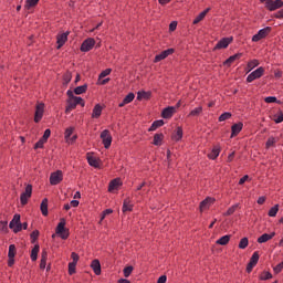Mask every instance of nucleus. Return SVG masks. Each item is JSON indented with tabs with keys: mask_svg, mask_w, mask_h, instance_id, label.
<instances>
[{
	"mask_svg": "<svg viewBox=\"0 0 283 283\" xmlns=\"http://www.w3.org/2000/svg\"><path fill=\"white\" fill-rule=\"evenodd\" d=\"M69 102L66 106V113L72 112V109H76V105H82V107H85V102L78 97L74 96V93L72 91H67Z\"/></svg>",
	"mask_w": 283,
	"mask_h": 283,
	"instance_id": "nucleus-1",
	"label": "nucleus"
},
{
	"mask_svg": "<svg viewBox=\"0 0 283 283\" xmlns=\"http://www.w3.org/2000/svg\"><path fill=\"white\" fill-rule=\"evenodd\" d=\"M261 3H264L266 10L270 12H275V10H280V8H283V1L282 0H260Z\"/></svg>",
	"mask_w": 283,
	"mask_h": 283,
	"instance_id": "nucleus-2",
	"label": "nucleus"
},
{
	"mask_svg": "<svg viewBox=\"0 0 283 283\" xmlns=\"http://www.w3.org/2000/svg\"><path fill=\"white\" fill-rule=\"evenodd\" d=\"M9 229H12L14 233L23 231V224L21 223V214L13 216V219L9 223Z\"/></svg>",
	"mask_w": 283,
	"mask_h": 283,
	"instance_id": "nucleus-3",
	"label": "nucleus"
},
{
	"mask_svg": "<svg viewBox=\"0 0 283 283\" xmlns=\"http://www.w3.org/2000/svg\"><path fill=\"white\" fill-rule=\"evenodd\" d=\"M55 233L62 238V240H67L70 233L65 230V219H61L60 223L56 227Z\"/></svg>",
	"mask_w": 283,
	"mask_h": 283,
	"instance_id": "nucleus-4",
	"label": "nucleus"
},
{
	"mask_svg": "<svg viewBox=\"0 0 283 283\" xmlns=\"http://www.w3.org/2000/svg\"><path fill=\"white\" fill-rule=\"evenodd\" d=\"M271 34V27H266L264 29H261L256 34L252 36V41L254 43H258V41H262V39H266Z\"/></svg>",
	"mask_w": 283,
	"mask_h": 283,
	"instance_id": "nucleus-5",
	"label": "nucleus"
},
{
	"mask_svg": "<svg viewBox=\"0 0 283 283\" xmlns=\"http://www.w3.org/2000/svg\"><path fill=\"white\" fill-rule=\"evenodd\" d=\"M262 76H264V67L260 66L259 69H256L255 71H253L248 75L247 82L253 83V81L258 78H262Z\"/></svg>",
	"mask_w": 283,
	"mask_h": 283,
	"instance_id": "nucleus-6",
	"label": "nucleus"
},
{
	"mask_svg": "<svg viewBox=\"0 0 283 283\" xmlns=\"http://www.w3.org/2000/svg\"><path fill=\"white\" fill-rule=\"evenodd\" d=\"M32 198V185H27L24 192L20 196V202L21 205H28V200Z\"/></svg>",
	"mask_w": 283,
	"mask_h": 283,
	"instance_id": "nucleus-7",
	"label": "nucleus"
},
{
	"mask_svg": "<svg viewBox=\"0 0 283 283\" xmlns=\"http://www.w3.org/2000/svg\"><path fill=\"white\" fill-rule=\"evenodd\" d=\"M101 139L105 149H109V147H112V134H109L107 129L101 133Z\"/></svg>",
	"mask_w": 283,
	"mask_h": 283,
	"instance_id": "nucleus-8",
	"label": "nucleus"
},
{
	"mask_svg": "<svg viewBox=\"0 0 283 283\" xmlns=\"http://www.w3.org/2000/svg\"><path fill=\"white\" fill-rule=\"evenodd\" d=\"M233 38H223L214 46V50H224L231 45Z\"/></svg>",
	"mask_w": 283,
	"mask_h": 283,
	"instance_id": "nucleus-9",
	"label": "nucleus"
},
{
	"mask_svg": "<svg viewBox=\"0 0 283 283\" xmlns=\"http://www.w3.org/2000/svg\"><path fill=\"white\" fill-rule=\"evenodd\" d=\"M63 181V171L56 170L55 172H52L50 176V182L51 185H59Z\"/></svg>",
	"mask_w": 283,
	"mask_h": 283,
	"instance_id": "nucleus-10",
	"label": "nucleus"
},
{
	"mask_svg": "<svg viewBox=\"0 0 283 283\" xmlns=\"http://www.w3.org/2000/svg\"><path fill=\"white\" fill-rule=\"evenodd\" d=\"M95 44H96V41L92 38H88L82 43L81 51L90 52V50H92V48H94Z\"/></svg>",
	"mask_w": 283,
	"mask_h": 283,
	"instance_id": "nucleus-11",
	"label": "nucleus"
},
{
	"mask_svg": "<svg viewBox=\"0 0 283 283\" xmlns=\"http://www.w3.org/2000/svg\"><path fill=\"white\" fill-rule=\"evenodd\" d=\"M45 109V104L40 103L35 107L34 123H39L43 118V112Z\"/></svg>",
	"mask_w": 283,
	"mask_h": 283,
	"instance_id": "nucleus-12",
	"label": "nucleus"
},
{
	"mask_svg": "<svg viewBox=\"0 0 283 283\" xmlns=\"http://www.w3.org/2000/svg\"><path fill=\"white\" fill-rule=\"evenodd\" d=\"M170 54H174V49H167L163 51L155 56L154 63H160V61H165V59H167V56H170Z\"/></svg>",
	"mask_w": 283,
	"mask_h": 283,
	"instance_id": "nucleus-13",
	"label": "nucleus"
},
{
	"mask_svg": "<svg viewBox=\"0 0 283 283\" xmlns=\"http://www.w3.org/2000/svg\"><path fill=\"white\" fill-rule=\"evenodd\" d=\"M69 35H70V32L57 34V38H56L57 50H61V48L64 46L65 43H67Z\"/></svg>",
	"mask_w": 283,
	"mask_h": 283,
	"instance_id": "nucleus-14",
	"label": "nucleus"
},
{
	"mask_svg": "<svg viewBox=\"0 0 283 283\" xmlns=\"http://www.w3.org/2000/svg\"><path fill=\"white\" fill-rule=\"evenodd\" d=\"M240 59H242V53H237V54L230 56L229 59H227L223 62V65H226L227 67H231V65H233V63H235V61H240Z\"/></svg>",
	"mask_w": 283,
	"mask_h": 283,
	"instance_id": "nucleus-15",
	"label": "nucleus"
},
{
	"mask_svg": "<svg viewBox=\"0 0 283 283\" xmlns=\"http://www.w3.org/2000/svg\"><path fill=\"white\" fill-rule=\"evenodd\" d=\"M174 114H176V107L168 106L163 111L161 116H163V118H171V116H174Z\"/></svg>",
	"mask_w": 283,
	"mask_h": 283,
	"instance_id": "nucleus-16",
	"label": "nucleus"
},
{
	"mask_svg": "<svg viewBox=\"0 0 283 283\" xmlns=\"http://www.w3.org/2000/svg\"><path fill=\"white\" fill-rule=\"evenodd\" d=\"M275 238V232L272 233H264L261 237L258 238L259 244H264V242H269V240H273Z\"/></svg>",
	"mask_w": 283,
	"mask_h": 283,
	"instance_id": "nucleus-17",
	"label": "nucleus"
},
{
	"mask_svg": "<svg viewBox=\"0 0 283 283\" xmlns=\"http://www.w3.org/2000/svg\"><path fill=\"white\" fill-rule=\"evenodd\" d=\"M214 199L213 198H206L203 201H201L200 203V211H205V209H209V207H211V205H213Z\"/></svg>",
	"mask_w": 283,
	"mask_h": 283,
	"instance_id": "nucleus-18",
	"label": "nucleus"
},
{
	"mask_svg": "<svg viewBox=\"0 0 283 283\" xmlns=\"http://www.w3.org/2000/svg\"><path fill=\"white\" fill-rule=\"evenodd\" d=\"M91 269H93L95 275H101V261L97 259L93 260L91 263Z\"/></svg>",
	"mask_w": 283,
	"mask_h": 283,
	"instance_id": "nucleus-19",
	"label": "nucleus"
},
{
	"mask_svg": "<svg viewBox=\"0 0 283 283\" xmlns=\"http://www.w3.org/2000/svg\"><path fill=\"white\" fill-rule=\"evenodd\" d=\"M242 127H244V125L242 123H238L232 125L231 130V138H233V136H238V134H240V132H242Z\"/></svg>",
	"mask_w": 283,
	"mask_h": 283,
	"instance_id": "nucleus-20",
	"label": "nucleus"
},
{
	"mask_svg": "<svg viewBox=\"0 0 283 283\" xmlns=\"http://www.w3.org/2000/svg\"><path fill=\"white\" fill-rule=\"evenodd\" d=\"M101 114H103V106L96 104L93 108L92 118H101Z\"/></svg>",
	"mask_w": 283,
	"mask_h": 283,
	"instance_id": "nucleus-21",
	"label": "nucleus"
},
{
	"mask_svg": "<svg viewBox=\"0 0 283 283\" xmlns=\"http://www.w3.org/2000/svg\"><path fill=\"white\" fill-rule=\"evenodd\" d=\"M48 264V250H43L41 254L40 269H45Z\"/></svg>",
	"mask_w": 283,
	"mask_h": 283,
	"instance_id": "nucleus-22",
	"label": "nucleus"
},
{
	"mask_svg": "<svg viewBox=\"0 0 283 283\" xmlns=\"http://www.w3.org/2000/svg\"><path fill=\"white\" fill-rule=\"evenodd\" d=\"M165 122L163 119L155 120L149 127L148 132H156L158 127H163Z\"/></svg>",
	"mask_w": 283,
	"mask_h": 283,
	"instance_id": "nucleus-23",
	"label": "nucleus"
},
{
	"mask_svg": "<svg viewBox=\"0 0 283 283\" xmlns=\"http://www.w3.org/2000/svg\"><path fill=\"white\" fill-rule=\"evenodd\" d=\"M209 10H211V9L207 8L199 15H197L196 19L193 20V24L197 25V23H200V21H202V19H205L207 17V13L209 12Z\"/></svg>",
	"mask_w": 283,
	"mask_h": 283,
	"instance_id": "nucleus-24",
	"label": "nucleus"
},
{
	"mask_svg": "<svg viewBox=\"0 0 283 283\" xmlns=\"http://www.w3.org/2000/svg\"><path fill=\"white\" fill-rule=\"evenodd\" d=\"M39 251H40V247H39V244H35L34 248L31 251V260H32V262H36V260L39 258Z\"/></svg>",
	"mask_w": 283,
	"mask_h": 283,
	"instance_id": "nucleus-25",
	"label": "nucleus"
},
{
	"mask_svg": "<svg viewBox=\"0 0 283 283\" xmlns=\"http://www.w3.org/2000/svg\"><path fill=\"white\" fill-rule=\"evenodd\" d=\"M165 138V135L163 134H155L153 145H156L159 147V145H163V139Z\"/></svg>",
	"mask_w": 283,
	"mask_h": 283,
	"instance_id": "nucleus-26",
	"label": "nucleus"
},
{
	"mask_svg": "<svg viewBox=\"0 0 283 283\" xmlns=\"http://www.w3.org/2000/svg\"><path fill=\"white\" fill-rule=\"evenodd\" d=\"M229 240H231V235L226 234L221 237L219 240H217V244H220L221 247H226V244H229Z\"/></svg>",
	"mask_w": 283,
	"mask_h": 283,
	"instance_id": "nucleus-27",
	"label": "nucleus"
},
{
	"mask_svg": "<svg viewBox=\"0 0 283 283\" xmlns=\"http://www.w3.org/2000/svg\"><path fill=\"white\" fill-rule=\"evenodd\" d=\"M120 186V179H114L109 182L108 191H114L115 189H118Z\"/></svg>",
	"mask_w": 283,
	"mask_h": 283,
	"instance_id": "nucleus-28",
	"label": "nucleus"
},
{
	"mask_svg": "<svg viewBox=\"0 0 283 283\" xmlns=\"http://www.w3.org/2000/svg\"><path fill=\"white\" fill-rule=\"evenodd\" d=\"M42 216H48V198H44L40 205Z\"/></svg>",
	"mask_w": 283,
	"mask_h": 283,
	"instance_id": "nucleus-29",
	"label": "nucleus"
},
{
	"mask_svg": "<svg viewBox=\"0 0 283 283\" xmlns=\"http://www.w3.org/2000/svg\"><path fill=\"white\" fill-rule=\"evenodd\" d=\"M39 4V0H27L24 8L25 10H32V8L36 7Z\"/></svg>",
	"mask_w": 283,
	"mask_h": 283,
	"instance_id": "nucleus-30",
	"label": "nucleus"
},
{
	"mask_svg": "<svg viewBox=\"0 0 283 283\" xmlns=\"http://www.w3.org/2000/svg\"><path fill=\"white\" fill-rule=\"evenodd\" d=\"M220 156V149L219 148H213L210 154H208V158L210 160H216Z\"/></svg>",
	"mask_w": 283,
	"mask_h": 283,
	"instance_id": "nucleus-31",
	"label": "nucleus"
},
{
	"mask_svg": "<svg viewBox=\"0 0 283 283\" xmlns=\"http://www.w3.org/2000/svg\"><path fill=\"white\" fill-rule=\"evenodd\" d=\"M258 65H260V62L258 60L250 61L247 65L248 72L255 70V67H258Z\"/></svg>",
	"mask_w": 283,
	"mask_h": 283,
	"instance_id": "nucleus-32",
	"label": "nucleus"
},
{
	"mask_svg": "<svg viewBox=\"0 0 283 283\" xmlns=\"http://www.w3.org/2000/svg\"><path fill=\"white\" fill-rule=\"evenodd\" d=\"M149 96H151V93H149V92H145V91L138 92L137 101H143V98L148 99Z\"/></svg>",
	"mask_w": 283,
	"mask_h": 283,
	"instance_id": "nucleus-33",
	"label": "nucleus"
},
{
	"mask_svg": "<svg viewBox=\"0 0 283 283\" xmlns=\"http://www.w3.org/2000/svg\"><path fill=\"white\" fill-rule=\"evenodd\" d=\"M277 211H280V205H275L274 207H272L268 216H270V218H275L277 216Z\"/></svg>",
	"mask_w": 283,
	"mask_h": 283,
	"instance_id": "nucleus-34",
	"label": "nucleus"
},
{
	"mask_svg": "<svg viewBox=\"0 0 283 283\" xmlns=\"http://www.w3.org/2000/svg\"><path fill=\"white\" fill-rule=\"evenodd\" d=\"M87 163L91 167H98V160L94 156L87 155Z\"/></svg>",
	"mask_w": 283,
	"mask_h": 283,
	"instance_id": "nucleus-35",
	"label": "nucleus"
},
{
	"mask_svg": "<svg viewBox=\"0 0 283 283\" xmlns=\"http://www.w3.org/2000/svg\"><path fill=\"white\" fill-rule=\"evenodd\" d=\"M85 92H87V84H84L82 86H77L74 90V94H77V95L85 94Z\"/></svg>",
	"mask_w": 283,
	"mask_h": 283,
	"instance_id": "nucleus-36",
	"label": "nucleus"
},
{
	"mask_svg": "<svg viewBox=\"0 0 283 283\" xmlns=\"http://www.w3.org/2000/svg\"><path fill=\"white\" fill-rule=\"evenodd\" d=\"M72 134H74V127L66 128L64 138L67 143H70V138L72 137Z\"/></svg>",
	"mask_w": 283,
	"mask_h": 283,
	"instance_id": "nucleus-37",
	"label": "nucleus"
},
{
	"mask_svg": "<svg viewBox=\"0 0 283 283\" xmlns=\"http://www.w3.org/2000/svg\"><path fill=\"white\" fill-rule=\"evenodd\" d=\"M249 247V238L244 237L239 242V249H247Z\"/></svg>",
	"mask_w": 283,
	"mask_h": 283,
	"instance_id": "nucleus-38",
	"label": "nucleus"
},
{
	"mask_svg": "<svg viewBox=\"0 0 283 283\" xmlns=\"http://www.w3.org/2000/svg\"><path fill=\"white\" fill-rule=\"evenodd\" d=\"M272 120L276 124L283 123V112L280 111L279 114L273 116Z\"/></svg>",
	"mask_w": 283,
	"mask_h": 283,
	"instance_id": "nucleus-39",
	"label": "nucleus"
},
{
	"mask_svg": "<svg viewBox=\"0 0 283 283\" xmlns=\"http://www.w3.org/2000/svg\"><path fill=\"white\" fill-rule=\"evenodd\" d=\"M17 255V247L14 244L9 245L8 258H14Z\"/></svg>",
	"mask_w": 283,
	"mask_h": 283,
	"instance_id": "nucleus-40",
	"label": "nucleus"
},
{
	"mask_svg": "<svg viewBox=\"0 0 283 283\" xmlns=\"http://www.w3.org/2000/svg\"><path fill=\"white\" fill-rule=\"evenodd\" d=\"M134 206H132V203H129V200H124V205H123V212H127V211H132Z\"/></svg>",
	"mask_w": 283,
	"mask_h": 283,
	"instance_id": "nucleus-41",
	"label": "nucleus"
},
{
	"mask_svg": "<svg viewBox=\"0 0 283 283\" xmlns=\"http://www.w3.org/2000/svg\"><path fill=\"white\" fill-rule=\"evenodd\" d=\"M259 260H260V254L258 252H254L250 259V264H253L255 266Z\"/></svg>",
	"mask_w": 283,
	"mask_h": 283,
	"instance_id": "nucleus-42",
	"label": "nucleus"
},
{
	"mask_svg": "<svg viewBox=\"0 0 283 283\" xmlns=\"http://www.w3.org/2000/svg\"><path fill=\"white\" fill-rule=\"evenodd\" d=\"M174 140L182 139V129L180 127L177 128L176 134L172 135Z\"/></svg>",
	"mask_w": 283,
	"mask_h": 283,
	"instance_id": "nucleus-43",
	"label": "nucleus"
},
{
	"mask_svg": "<svg viewBox=\"0 0 283 283\" xmlns=\"http://www.w3.org/2000/svg\"><path fill=\"white\" fill-rule=\"evenodd\" d=\"M229 118H231V113L226 112L219 116V122L223 123V120H229Z\"/></svg>",
	"mask_w": 283,
	"mask_h": 283,
	"instance_id": "nucleus-44",
	"label": "nucleus"
},
{
	"mask_svg": "<svg viewBox=\"0 0 283 283\" xmlns=\"http://www.w3.org/2000/svg\"><path fill=\"white\" fill-rule=\"evenodd\" d=\"M134 98H136V95H134V93H129L127 96L124 97V103L129 105V103H132V101H134Z\"/></svg>",
	"mask_w": 283,
	"mask_h": 283,
	"instance_id": "nucleus-45",
	"label": "nucleus"
},
{
	"mask_svg": "<svg viewBox=\"0 0 283 283\" xmlns=\"http://www.w3.org/2000/svg\"><path fill=\"white\" fill-rule=\"evenodd\" d=\"M69 273H70V275H74V273H76V263L75 262L69 263Z\"/></svg>",
	"mask_w": 283,
	"mask_h": 283,
	"instance_id": "nucleus-46",
	"label": "nucleus"
},
{
	"mask_svg": "<svg viewBox=\"0 0 283 283\" xmlns=\"http://www.w3.org/2000/svg\"><path fill=\"white\" fill-rule=\"evenodd\" d=\"M202 114V106H199L190 112V116H200Z\"/></svg>",
	"mask_w": 283,
	"mask_h": 283,
	"instance_id": "nucleus-47",
	"label": "nucleus"
},
{
	"mask_svg": "<svg viewBox=\"0 0 283 283\" xmlns=\"http://www.w3.org/2000/svg\"><path fill=\"white\" fill-rule=\"evenodd\" d=\"M134 271V266L129 265L124 269V276L129 277Z\"/></svg>",
	"mask_w": 283,
	"mask_h": 283,
	"instance_id": "nucleus-48",
	"label": "nucleus"
},
{
	"mask_svg": "<svg viewBox=\"0 0 283 283\" xmlns=\"http://www.w3.org/2000/svg\"><path fill=\"white\" fill-rule=\"evenodd\" d=\"M0 231L8 233V221H0Z\"/></svg>",
	"mask_w": 283,
	"mask_h": 283,
	"instance_id": "nucleus-49",
	"label": "nucleus"
},
{
	"mask_svg": "<svg viewBox=\"0 0 283 283\" xmlns=\"http://www.w3.org/2000/svg\"><path fill=\"white\" fill-rule=\"evenodd\" d=\"M51 134H52V130H50L49 128L45 129L41 139L44 140V143H48V138H50Z\"/></svg>",
	"mask_w": 283,
	"mask_h": 283,
	"instance_id": "nucleus-50",
	"label": "nucleus"
},
{
	"mask_svg": "<svg viewBox=\"0 0 283 283\" xmlns=\"http://www.w3.org/2000/svg\"><path fill=\"white\" fill-rule=\"evenodd\" d=\"M31 240H32V243H33V244L36 242V240H39V230H34V231L31 233Z\"/></svg>",
	"mask_w": 283,
	"mask_h": 283,
	"instance_id": "nucleus-51",
	"label": "nucleus"
},
{
	"mask_svg": "<svg viewBox=\"0 0 283 283\" xmlns=\"http://www.w3.org/2000/svg\"><path fill=\"white\" fill-rule=\"evenodd\" d=\"M271 277H273V274L270 272H263L260 276V280H271Z\"/></svg>",
	"mask_w": 283,
	"mask_h": 283,
	"instance_id": "nucleus-52",
	"label": "nucleus"
},
{
	"mask_svg": "<svg viewBox=\"0 0 283 283\" xmlns=\"http://www.w3.org/2000/svg\"><path fill=\"white\" fill-rule=\"evenodd\" d=\"M235 209H238V205L230 207L226 212V216H233V213H235Z\"/></svg>",
	"mask_w": 283,
	"mask_h": 283,
	"instance_id": "nucleus-53",
	"label": "nucleus"
},
{
	"mask_svg": "<svg viewBox=\"0 0 283 283\" xmlns=\"http://www.w3.org/2000/svg\"><path fill=\"white\" fill-rule=\"evenodd\" d=\"M112 74V69H106L99 74V78H105V76H109Z\"/></svg>",
	"mask_w": 283,
	"mask_h": 283,
	"instance_id": "nucleus-54",
	"label": "nucleus"
},
{
	"mask_svg": "<svg viewBox=\"0 0 283 283\" xmlns=\"http://www.w3.org/2000/svg\"><path fill=\"white\" fill-rule=\"evenodd\" d=\"M265 103H277V97L275 96H268L264 98Z\"/></svg>",
	"mask_w": 283,
	"mask_h": 283,
	"instance_id": "nucleus-55",
	"label": "nucleus"
},
{
	"mask_svg": "<svg viewBox=\"0 0 283 283\" xmlns=\"http://www.w3.org/2000/svg\"><path fill=\"white\" fill-rule=\"evenodd\" d=\"M43 145H45V142L43 139H40L36 142L34 149H43Z\"/></svg>",
	"mask_w": 283,
	"mask_h": 283,
	"instance_id": "nucleus-56",
	"label": "nucleus"
},
{
	"mask_svg": "<svg viewBox=\"0 0 283 283\" xmlns=\"http://www.w3.org/2000/svg\"><path fill=\"white\" fill-rule=\"evenodd\" d=\"M112 213H114V210H112V209L104 210L101 220H105V217L109 216Z\"/></svg>",
	"mask_w": 283,
	"mask_h": 283,
	"instance_id": "nucleus-57",
	"label": "nucleus"
},
{
	"mask_svg": "<svg viewBox=\"0 0 283 283\" xmlns=\"http://www.w3.org/2000/svg\"><path fill=\"white\" fill-rule=\"evenodd\" d=\"M283 269V262L279 263L277 265L274 266V273H282Z\"/></svg>",
	"mask_w": 283,
	"mask_h": 283,
	"instance_id": "nucleus-58",
	"label": "nucleus"
},
{
	"mask_svg": "<svg viewBox=\"0 0 283 283\" xmlns=\"http://www.w3.org/2000/svg\"><path fill=\"white\" fill-rule=\"evenodd\" d=\"M70 81H72V73H66L64 75V83L67 85V83H70Z\"/></svg>",
	"mask_w": 283,
	"mask_h": 283,
	"instance_id": "nucleus-59",
	"label": "nucleus"
},
{
	"mask_svg": "<svg viewBox=\"0 0 283 283\" xmlns=\"http://www.w3.org/2000/svg\"><path fill=\"white\" fill-rule=\"evenodd\" d=\"M176 28H178V22L172 21V22L169 24V30H170V32H174V31L176 30Z\"/></svg>",
	"mask_w": 283,
	"mask_h": 283,
	"instance_id": "nucleus-60",
	"label": "nucleus"
},
{
	"mask_svg": "<svg viewBox=\"0 0 283 283\" xmlns=\"http://www.w3.org/2000/svg\"><path fill=\"white\" fill-rule=\"evenodd\" d=\"M71 258L75 264L78 262V254L76 252H72Z\"/></svg>",
	"mask_w": 283,
	"mask_h": 283,
	"instance_id": "nucleus-61",
	"label": "nucleus"
},
{
	"mask_svg": "<svg viewBox=\"0 0 283 283\" xmlns=\"http://www.w3.org/2000/svg\"><path fill=\"white\" fill-rule=\"evenodd\" d=\"M274 18L275 19H283V9L277 11L275 14H274Z\"/></svg>",
	"mask_w": 283,
	"mask_h": 283,
	"instance_id": "nucleus-62",
	"label": "nucleus"
},
{
	"mask_svg": "<svg viewBox=\"0 0 283 283\" xmlns=\"http://www.w3.org/2000/svg\"><path fill=\"white\" fill-rule=\"evenodd\" d=\"M245 180H249V175L243 176V177L239 180V185H244Z\"/></svg>",
	"mask_w": 283,
	"mask_h": 283,
	"instance_id": "nucleus-63",
	"label": "nucleus"
},
{
	"mask_svg": "<svg viewBox=\"0 0 283 283\" xmlns=\"http://www.w3.org/2000/svg\"><path fill=\"white\" fill-rule=\"evenodd\" d=\"M167 282V276L166 275H161L159 279H158V281H157V283H166Z\"/></svg>",
	"mask_w": 283,
	"mask_h": 283,
	"instance_id": "nucleus-64",
	"label": "nucleus"
}]
</instances>
